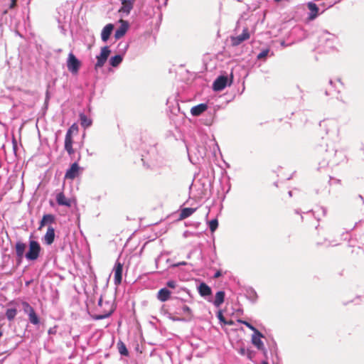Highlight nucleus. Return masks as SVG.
<instances>
[{
    "instance_id": "20e7f679",
    "label": "nucleus",
    "mask_w": 364,
    "mask_h": 364,
    "mask_svg": "<svg viewBox=\"0 0 364 364\" xmlns=\"http://www.w3.org/2000/svg\"><path fill=\"white\" fill-rule=\"evenodd\" d=\"M80 166L77 163H73L70 167L66 171L65 174V178L73 180L80 174Z\"/></svg>"
},
{
    "instance_id": "5701e85b",
    "label": "nucleus",
    "mask_w": 364,
    "mask_h": 364,
    "mask_svg": "<svg viewBox=\"0 0 364 364\" xmlns=\"http://www.w3.org/2000/svg\"><path fill=\"white\" fill-rule=\"evenodd\" d=\"M196 210V208H185L181 210L180 217L182 219L186 218L191 216Z\"/></svg>"
},
{
    "instance_id": "a19ab883",
    "label": "nucleus",
    "mask_w": 364,
    "mask_h": 364,
    "mask_svg": "<svg viewBox=\"0 0 364 364\" xmlns=\"http://www.w3.org/2000/svg\"><path fill=\"white\" fill-rule=\"evenodd\" d=\"M180 264L185 265V264H186V262H181V263H178V264H174L172 265V267H177V266H178Z\"/></svg>"
},
{
    "instance_id": "6ab92c4d",
    "label": "nucleus",
    "mask_w": 364,
    "mask_h": 364,
    "mask_svg": "<svg viewBox=\"0 0 364 364\" xmlns=\"http://www.w3.org/2000/svg\"><path fill=\"white\" fill-rule=\"evenodd\" d=\"M225 294L223 291H218L215 296V299L213 304L215 307H220V305L224 302Z\"/></svg>"
},
{
    "instance_id": "c85d7f7f",
    "label": "nucleus",
    "mask_w": 364,
    "mask_h": 364,
    "mask_svg": "<svg viewBox=\"0 0 364 364\" xmlns=\"http://www.w3.org/2000/svg\"><path fill=\"white\" fill-rule=\"evenodd\" d=\"M118 349H119V352L121 355H128V354H129L128 350L127 349L126 346L122 342H121L120 343H118Z\"/></svg>"
},
{
    "instance_id": "4be33fe9",
    "label": "nucleus",
    "mask_w": 364,
    "mask_h": 364,
    "mask_svg": "<svg viewBox=\"0 0 364 364\" xmlns=\"http://www.w3.org/2000/svg\"><path fill=\"white\" fill-rule=\"evenodd\" d=\"M80 124L84 128H87L92 124V120L84 114H80Z\"/></svg>"
},
{
    "instance_id": "ddd939ff",
    "label": "nucleus",
    "mask_w": 364,
    "mask_h": 364,
    "mask_svg": "<svg viewBox=\"0 0 364 364\" xmlns=\"http://www.w3.org/2000/svg\"><path fill=\"white\" fill-rule=\"evenodd\" d=\"M114 28V26L112 23L107 24L102 29L101 33V38L102 41L106 42L109 39L112 30Z\"/></svg>"
},
{
    "instance_id": "de8ad7c7",
    "label": "nucleus",
    "mask_w": 364,
    "mask_h": 364,
    "mask_svg": "<svg viewBox=\"0 0 364 364\" xmlns=\"http://www.w3.org/2000/svg\"><path fill=\"white\" fill-rule=\"evenodd\" d=\"M274 1H276V2H279V1H281L282 0H274Z\"/></svg>"
},
{
    "instance_id": "1a4fd4ad",
    "label": "nucleus",
    "mask_w": 364,
    "mask_h": 364,
    "mask_svg": "<svg viewBox=\"0 0 364 364\" xmlns=\"http://www.w3.org/2000/svg\"><path fill=\"white\" fill-rule=\"evenodd\" d=\"M262 337L263 335L259 331L253 333L252 336V342L253 345L259 350L264 349V343L261 340V338Z\"/></svg>"
},
{
    "instance_id": "ea45409f",
    "label": "nucleus",
    "mask_w": 364,
    "mask_h": 364,
    "mask_svg": "<svg viewBox=\"0 0 364 364\" xmlns=\"http://www.w3.org/2000/svg\"><path fill=\"white\" fill-rule=\"evenodd\" d=\"M218 319L220 320V321L224 323H227V322L225 321V318L224 316H223V314L221 311H219L218 314Z\"/></svg>"
},
{
    "instance_id": "f8f14e48",
    "label": "nucleus",
    "mask_w": 364,
    "mask_h": 364,
    "mask_svg": "<svg viewBox=\"0 0 364 364\" xmlns=\"http://www.w3.org/2000/svg\"><path fill=\"white\" fill-rule=\"evenodd\" d=\"M198 291L199 294L203 297L210 296L212 294L211 288L208 286L205 283L201 282L198 287Z\"/></svg>"
},
{
    "instance_id": "58836bf2",
    "label": "nucleus",
    "mask_w": 364,
    "mask_h": 364,
    "mask_svg": "<svg viewBox=\"0 0 364 364\" xmlns=\"http://www.w3.org/2000/svg\"><path fill=\"white\" fill-rule=\"evenodd\" d=\"M167 286L170 288L174 289L176 287V282L170 280L167 282Z\"/></svg>"
},
{
    "instance_id": "2f4dec72",
    "label": "nucleus",
    "mask_w": 364,
    "mask_h": 364,
    "mask_svg": "<svg viewBox=\"0 0 364 364\" xmlns=\"http://www.w3.org/2000/svg\"><path fill=\"white\" fill-rule=\"evenodd\" d=\"M237 321L239 323H242L245 326H246L248 328L252 330L254 332V333H256L257 331H258V330L255 326H253L251 323H250L249 322H247L246 321L239 319V320H237Z\"/></svg>"
},
{
    "instance_id": "49530a36",
    "label": "nucleus",
    "mask_w": 364,
    "mask_h": 364,
    "mask_svg": "<svg viewBox=\"0 0 364 364\" xmlns=\"http://www.w3.org/2000/svg\"><path fill=\"white\" fill-rule=\"evenodd\" d=\"M2 334H3L2 331H0V338L1 337Z\"/></svg>"
},
{
    "instance_id": "4468645a",
    "label": "nucleus",
    "mask_w": 364,
    "mask_h": 364,
    "mask_svg": "<svg viewBox=\"0 0 364 364\" xmlns=\"http://www.w3.org/2000/svg\"><path fill=\"white\" fill-rule=\"evenodd\" d=\"M122 21V25L120 26L119 28H118L116 30L115 33H114V37L117 39H119L122 37H123L125 35V33L128 29L127 22L124 21Z\"/></svg>"
},
{
    "instance_id": "9d476101",
    "label": "nucleus",
    "mask_w": 364,
    "mask_h": 364,
    "mask_svg": "<svg viewBox=\"0 0 364 364\" xmlns=\"http://www.w3.org/2000/svg\"><path fill=\"white\" fill-rule=\"evenodd\" d=\"M54 240H55V229L53 227L49 226L48 228L46 233L45 234V235L43 238V242L48 245H50L54 242Z\"/></svg>"
},
{
    "instance_id": "f257e3e1",
    "label": "nucleus",
    "mask_w": 364,
    "mask_h": 364,
    "mask_svg": "<svg viewBox=\"0 0 364 364\" xmlns=\"http://www.w3.org/2000/svg\"><path fill=\"white\" fill-rule=\"evenodd\" d=\"M41 251V246L37 241L30 240L28 251L25 254V257L28 260H36Z\"/></svg>"
},
{
    "instance_id": "37998d69",
    "label": "nucleus",
    "mask_w": 364,
    "mask_h": 364,
    "mask_svg": "<svg viewBox=\"0 0 364 364\" xmlns=\"http://www.w3.org/2000/svg\"><path fill=\"white\" fill-rule=\"evenodd\" d=\"M222 274H214V277L215 278H218L220 276H221Z\"/></svg>"
},
{
    "instance_id": "9b49d317",
    "label": "nucleus",
    "mask_w": 364,
    "mask_h": 364,
    "mask_svg": "<svg viewBox=\"0 0 364 364\" xmlns=\"http://www.w3.org/2000/svg\"><path fill=\"white\" fill-rule=\"evenodd\" d=\"M320 126L328 127V129H326L327 134H328L329 132L334 135H338V127L334 122H323L322 124H320Z\"/></svg>"
},
{
    "instance_id": "a878e982",
    "label": "nucleus",
    "mask_w": 364,
    "mask_h": 364,
    "mask_svg": "<svg viewBox=\"0 0 364 364\" xmlns=\"http://www.w3.org/2000/svg\"><path fill=\"white\" fill-rule=\"evenodd\" d=\"M247 298L254 303L257 301V294L253 289H250L247 291Z\"/></svg>"
},
{
    "instance_id": "8fccbe9b",
    "label": "nucleus",
    "mask_w": 364,
    "mask_h": 364,
    "mask_svg": "<svg viewBox=\"0 0 364 364\" xmlns=\"http://www.w3.org/2000/svg\"><path fill=\"white\" fill-rule=\"evenodd\" d=\"M337 82H338L339 84H341V82L340 80H338V81H337Z\"/></svg>"
},
{
    "instance_id": "dca6fc26",
    "label": "nucleus",
    "mask_w": 364,
    "mask_h": 364,
    "mask_svg": "<svg viewBox=\"0 0 364 364\" xmlns=\"http://www.w3.org/2000/svg\"><path fill=\"white\" fill-rule=\"evenodd\" d=\"M171 291L166 288L161 289L157 294V299L162 302L168 301L171 296Z\"/></svg>"
},
{
    "instance_id": "09e8293b",
    "label": "nucleus",
    "mask_w": 364,
    "mask_h": 364,
    "mask_svg": "<svg viewBox=\"0 0 364 364\" xmlns=\"http://www.w3.org/2000/svg\"><path fill=\"white\" fill-rule=\"evenodd\" d=\"M289 195L291 196V191H289Z\"/></svg>"
},
{
    "instance_id": "c03bdc74",
    "label": "nucleus",
    "mask_w": 364,
    "mask_h": 364,
    "mask_svg": "<svg viewBox=\"0 0 364 364\" xmlns=\"http://www.w3.org/2000/svg\"><path fill=\"white\" fill-rule=\"evenodd\" d=\"M260 364H268L267 361H262Z\"/></svg>"
},
{
    "instance_id": "b1692460",
    "label": "nucleus",
    "mask_w": 364,
    "mask_h": 364,
    "mask_svg": "<svg viewBox=\"0 0 364 364\" xmlns=\"http://www.w3.org/2000/svg\"><path fill=\"white\" fill-rule=\"evenodd\" d=\"M122 55H116L109 59V63L112 67H117L122 63Z\"/></svg>"
},
{
    "instance_id": "79ce46f5",
    "label": "nucleus",
    "mask_w": 364,
    "mask_h": 364,
    "mask_svg": "<svg viewBox=\"0 0 364 364\" xmlns=\"http://www.w3.org/2000/svg\"><path fill=\"white\" fill-rule=\"evenodd\" d=\"M240 354H242V355L245 354V349L244 348H241L240 349Z\"/></svg>"
},
{
    "instance_id": "6e6552de",
    "label": "nucleus",
    "mask_w": 364,
    "mask_h": 364,
    "mask_svg": "<svg viewBox=\"0 0 364 364\" xmlns=\"http://www.w3.org/2000/svg\"><path fill=\"white\" fill-rule=\"evenodd\" d=\"M73 136L70 134V132H67L65 137V149L69 155H72L75 153V151L73 148Z\"/></svg>"
},
{
    "instance_id": "a211bd4d",
    "label": "nucleus",
    "mask_w": 364,
    "mask_h": 364,
    "mask_svg": "<svg viewBox=\"0 0 364 364\" xmlns=\"http://www.w3.org/2000/svg\"><path fill=\"white\" fill-rule=\"evenodd\" d=\"M26 248V245L25 243L18 241L16 243L15 250H16V254L18 259H21L25 255V250Z\"/></svg>"
},
{
    "instance_id": "c9c22d12",
    "label": "nucleus",
    "mask_w": 364,
    "mask_h": 364,
    "mask_svg": "<svg viewBox=\"0 0 364 364\" xmlns=\"http://www.w3.org/2000/svg\"><path fill=\"white\" fill-rule=\"evenodd\" d=\"M181 310H182L183 313L188 314V315H190L191 313V309L186 305L183 306L181 308Z\"/></svg>"
},
{
    "instance_id": "72a5a7b5",
    "label": "nucleus",
    "mask_w": 364,
    "mask_h": 364,
    "mask_svg": "<svg viewBox=\"0 0 364 364\" xmlns=\"http://www.w3.org/2000/svg\"><path fill=\"white\" fill-rule=\"evenodd\" d=\"M123 274H114V282L116 286L119 285L122 281Z\"/></svg>"
},
{
    "instance_id": "bb28decb",
    "label": "nucleus",
    "mask_w": 364,
    "mask_h": 364,
    "mask_svg": "<svg viewBox=\"0 0 364 364\" xmlns=\"http://www.w3.org/2000/svg\"><path fill=\"white\" fill-rule=\"evenodd\" d=\"M22 306L24 313L26 314L28 316L30 315V314H32L35 311L33 308L26 301L22 302Z\"/></svg>"
},
{
    "instance_id": "a18cd8bd",
    "label": "nucleus",
    "mask_w": 364,
    "mask_h": 364,
    "mask_svg": "<svg viewBox=\"0 0 364 364\" xmlns=\"http://www.w3.org/2000/svg\"><path fill=\"white\" fill-rule=\"evenodd\" d=\"M329 83H330L331 85H333V81L331 80H329Z\"/></svg>"
},
{
    "instance_id": "39448f33",
    "label": "nucleus",
    "mask_w": 364,
    "mask_h": 364,
    "mask_svg": "<svg viewBox=\"0 0 364 364\" xmlns=\"http://www.w3.org/2000/svg\"><path fill=\"white\" fill-rule=\"evenodd\" d=\"M122 6L119 9V13L124 14L126 15L129 14L130 11L132 10L134 2L136 0H119Z\"/></svg>"
},
{
    "instance_id": "f704fd0d",
    "label": "nucleus",
    "mask_w": 364,
    "mask_h": 364,
    "mask_svg": "<svg viewBox=\"0 0 364 364\" xmlns=\"http://www.w3.org/2000/svg\"><path fill=\"white\" fill-rule=\"evenodd\" d=\"M269 51V50L268 49L262 50L261 53H259L258 54L257 58L258 59H262V58H265L268 55Z\"/></svg>"
},
{
    "instance_id": "0eeeda50",
    "label": "nucleus",
    "mask_w": 364,
    "mask_h": 364,
    "mask_svg": "<svg viewBox=\"0 0 364 364\" xmlns=\"http://www.w3.org/2000/svg\"><path fill=\"white\" fill-rule=\"evenodd\" d=\"M249 38H250V34H249L248 29L245 28L242 31V34L232 38V39H231L232 44L233 46H238L241 43H242L244 41L247 40Z\"/></svg>"
},
{
    "instance_id": "f03ea898",
    "label": "nucleus",
    "mask_w": 364,
    "mask_h": 364,
    "mask_svg": "<svg viewBox=\"0 0 364 364\" xmlns=\"http://www.w3.org/2000/svg\"><path fill=\"white\" fill-rule=\"evenodd\" d=\"M68 70L73 75L78 73L81 66V62L73 53H70L66 62Z\"/></svg>"
},
{
    "instance_id": "aec40b11",
    "label": "nucleus",
    "mask_w": 364,
    "mask_h": 364,
    "mask_svg": "<svg viewBox=\"0 0 364 364\" xmlns=\"http://www.w3.org/2000/svg\"><path fill=\"white\" fill-rule=\"evenodd\" d=\"M54 221H55L54 215H53L51 214L44 215L40 222L39 229L42 228L47 224H51V223H54Z\"/></svg>"
},
{
    "instance_id": "7c9ffc66",
    "label": "nucleus",
    "mask_w": 364,
    "mask_h": 364,
    "mask_svg": "<svg viewBox=\"0 0 364 364\" xmlns=\"http://www.w3.org/2000/svg\"><path fill=\"white\" fill-rule=\"evenodd\" d=\"M335 36L332 34H330L328 32H323L322 36L321 37V41H328L334 39Z\"/></svg>"
},
{
    "instance_id": "c756f323",
    "label": "nucleus",
    "mask_w": 364,
    "mask_h": 364,
    "mask_svg": "<svg viewBox=\"0 0 364 364\" xmlns=\"http://www.w3.org/2000/svg\"><path fill=\"white\" fill-rule=\"evenodd\" d=\"M218 227V221L217 219H213L209 222V228L212 232H215Z\"/></svg>"
},
{
    "instance_id": "f3484780",
    "label": "nucleus",
    "mask_w": 364,
    "mask_h": 364,
    "mask_svg": "<svg viewBox=\"0 0 364 364\" xmlns=\"http://www.w3.org/2000/svg\"><path fill=\"white\" fill-rule=\"evenodd\" d=\"M208 108L206 104H200L196 106H194L191 109V113L193 116H199L203 112H204Z\"/></svg>"
},
{
    "instance_id": "473e14b6",
    "label": "nucleus",
    "mask_w": 364,
    "mask_h": 364,
    "mask_svg": "<svg viewBox=\"0 0 364 364\" xmlns=\"http://www.w3.org/2000/svg\"><path fill=\"white\" fill-rule=\"evenodd\" d=\"M122 271H123V266H122V264L120 262H117L115 264V265H114V267L113 268L112 272L114 273H122Z\"/></svg>"
},
{
    "instance_id": "412c9836",
    "label": "nucleus",
    "mask_w": 364,
    "mask_h": 364,
    "mask_svg": "<svg viewBox=\"0 0 364 364\" xmlns=\"http://www.w3.org/2000/svg\"><path fill=\"white\" fill-rule=\"evenodd\" d=\"M308 8L310 11L309 18L313 20L318 16V8L316 4L313 2L308 4Z\"/></svg>"
},
{
    "instance_id": "e433bc0d",
    "label": "nucleus",
    "mask_w": 364,
    "mask_h": 364,
    "mask_svg": "<svg viewBox=\"0 0 364 364\" xmlns=\"http://www.w3.org/2000/svg\"><path fill=\"white\" fill-rule=\"evenodd\" d=\"M109 315H110V314L97 315V316H95V318L96 320H102V319H104V318L108 317Z\"/></svg>"
},
{
    "instance_id": "cd10ccee",
    "label": "nucleus",
    "mask_w": 364,
    "mask_h": 364,
    "mask_svg": "<svg viewBox=\"0 0 364 364\" xmlns=\"http://www.w3.org/2000/svg\"><path fill=\"white\" fill-rule=\"evenodd\" d=\"M28 319H29V321L32 324L38 325L40 323V319L35 311L32 314H30V315H28Z\"/></svg>"
},
{
    "instance_id": "7ed1b4c3",
    "label": "nucleus",
    "mask_w": 364,
    "mask_h": 364,
    "mask_svg": "<svg viewBox=\"0 0 364 364\" xmlns=\"http://www.w3.org/2000/svg\"><path fill=\"white\" fill-rule=\"evenodd\" d=\"M109 54L110 50L109 49L108 46L102 48L100 54L96 57L97 63L95 65V70L102 68L105 65Z\"/></svg>"
},
{
    "instance_id": "393cba45",
    "label": "nucleus",
    "mask_w": 364,
    "mask_h": 364,
    "mask_svg": "<svg viewBox=\"0 0 364 364\" xmlns=\"http://www.w3.org/2000/svg\"><path fill=\"white\" fill-rule=\"evenodd\" d=\"M17 314V310L15 308L7 309L6 311V316L9 321L14 319Z\"/></svg>"
},
{
    "instance_id": "4c0bfd02",
    "label": "nucleus",
    "mask_w": 364,
    "mask_h": 364,
    "mask_svg": "<svg viewBox=\"0 0 364 364\" xmlns=\"http://www.w3.org/2000/svg\"><path fill=\"white\" fill-rule=\"evenodd\" d=\"M74 131L77 132V127L75 124H73L67 132H70V134L72 135Z\"/></svg>"
},
{
    "instance_id": "2eb2a0df",
    "label": "nucleus",
    "mask_w": 364,
    "mask_h": 364,
    "mask_svg": "<svg viewBox=\"0 0 364 364\" xmlns=\"http://www.w3.org/2000/svg\"><path fill=\"white\" fill-rule=\"evenodd\" d=\"M56 201L58 205H64L66 207L71 206V200L66 198L63 193H59L56 195Z\"/></svg>"
},
{
    "instance_id": "423d86ee",
    "label": "nucleus",
    "mask_w": 364,
    "mask_h": 364,
    "mask_svg": "<svg viewBox=\"0 0 364 364\" xmlns=\"http://www.w3.org/2000/svg\"><path fill=\"white\" fill-rule=\"evenodd\" d=\"M227 82V77L220 76L214 81L213 88L215 91H221L226 87Z\"/></svg>"
}]
</instances>
